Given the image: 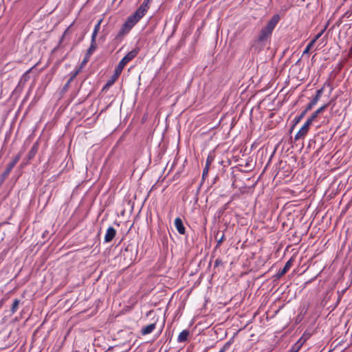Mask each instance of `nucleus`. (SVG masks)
I'll list each match as a JSON object with an SVG mask.
<instances>
[{"mask_svg": "<svg viewBox=\"0 0 352 352\" xmlns=\"http://www.w3.org/2000/svg\"><path fill=\"white\" fill-rule=\"evenodd\" d=\"M279 21L280 16L278 14L274 15L267 25L261 29L259 35L255 41V44L261 47H264L271 38L272 32Z\"/></svg>", "mask_w": 352, "mask_h": 352, "instance_id": "obj_1", "label": "nucleus"}, {"mask_svg": "<svg viewBox=\"0 0 352 352\" xmlns=\"http://www.w3.org/2000/svg\"><path fill=\"white\" fill-rule=\"evenodd\" d=\"M142 18V16L136 12L129 16L126 21L122 25L116 37L122 38L127 34Z\"/></svg>", "mask_w": 352, "mask_h": 352, "instance_id": "obj_2", "label": "nucleus"}, {"mask_svg": "<svg viewBox=\"0 0 352 352\" xmlns=\"http://www.w3.org/2000/svg\"><path fill=\"white\" fill-rule=\"evenodd\" d=\"M140 52V47H136L133 50H132L131 52L127 53L119 62L118 65L116 66L115 70L117 72H119L120 74L122 73L124 66L130 62L131 60H133L139 53Z\"/></svg>", "mask_w": 352, "mask_h": 352, "instance_id": "obj_3", "label": "nucleus"}, {"mask_svg": "<svg viewBox=\"0 0 352 352\" xmlns=\"http://www.w3.org/2000/svg\"><path fill=\"white\" fill-rule=\"evenodd\" d=\"M311 123L312 122L309 119L307 120L305 123L302 125V126L300 129V130L296 134V135H295L296 140L302 138L307 135Z\"/></svg>", "mask_w": 352, "mask_h": 352, "instance_id": "obj_4", "label": "nucleus"}, {"mask_svg": "<svg viewBox=\"0 0 352 352\" xmlns=\"http://www.w3.org/2000/svg\"><path fill=\"white\" fill-rule=\"evenodd\" d=\"M322 92H323V88H321L316 91V96L312 98L311 102L306 107L307 111L311 110L313 108V107L317 104V102H318L320 98L321 97V96L322 94Z\"/></svg>", "mask_w": 352, "mask_h": 352, "instance_id": "obj_5", "label": "nucleus"}, {"mask_svg": "<svg viewBox=\"0 0 352 352\" xmlns=\"http://www.w3.org/2000/svg\"><path fill=\"white\" fill-rule=\"evenodd\" d=\"M151 1V0H144L142 3L136 10L135 12L143 17L149 8L148 4L150 3Z\"/></svg>", "mask_w": 352, "mask_h": 352, "instance_id": "obj_6", "label": "nucleus"}, {"mask_svg": "<svg viewBox=\"0 0 352 352\" xmlns=\"http://www.w3.org/2000/svg\"><path fill=\"white\" fill-rule=\"evenodd\" d=\"M116 234V230L111 226L109 227L106 231L105 235H104V242L105 243H109L111 242L113 239L115 237Z\"/></svg>", "mask_w": 352, "mask_h": 352, "instance_id": "obj_7", "label": "nucleus"}, {"mask_svg": "<svg viewBox=\"0 0 352 352\" xmlns=\"http://www.w3.org/2000/svg\"><path fill=\"white\" fill-rule=\"evenodd\" d=\"M174 224L176 230L180 234H184L186 230L181 218L177 217L175 219Z\"/></svg>", "mask_w": 352, "mask_h": 352, "instance_id": "obj_8", "label": "nucleus"}, {"mask_svg": "<svg viewBox=\"0 0 352 352\" xmlns=\"http://www.w3.org/2000/svg\"><path fill=\"white\" fill-rule=\"evenodd\" d=\"M292 265V260L289 259L288 261H287L284 267L278 272V273L276 275V278H279L281 276H283L285 274H286L287 272V271L290 269Z\"/></svg>", "mask_w": 352, "mask_h": 352, "instance_id": "obj_9", "label": "nucleus"}, {"mask_svg": "<svg viewBox=\"0 0 352 352\" xmlns=\"http://www.w3.org/2000/svg\"><path fill=\"white\" fill-rule=\"evenodd\" d=\"M156 323L153 322L151 323L147 326H145L142 328L141 329V334L143 336L148 335L153 331V330L155 329Z\"/></svg>", "mask_w": 352, "mask_h": 352, "instance_id": "obj_10", "label": "nucleus"}, {"mask_svg": "<svg viewBox=\"0 0 352 352\" xmlns=\"http://www.w3.org/2000/svg\"><path fill=\"white\" fill-rule=\"evenodd\" d=\"M329 104H325L324 105H322L321 107H320L319 109H318L316 111H314L312 115L311 116L310 118H309L308 119L311 122H313V121L317 118L318 115L320 113H322L323 111H324L327 107H328Z\"/></svg>", "mask_w": 352, "mask_h": 352, "instance_id": "obj_11", "label": "nucleus"}, {"mask_svg": "<svg viewBox=\"0 0 352 352\" xmlns=\"http://www.w3.org/2000/svg\"><path fill=\"white\" fill-rule=\"evenodd\" d=\"M97 48V45H96V38H91V45H90V47H89V49L87 50V56H90L96 50Z\"/></svg>", "mask_w": 352, "mask_h": 352, "instance_id": "obj_12", "label": "nucleus"}, {"mask_svg": "<svg viewBox=\"0 0 352 352\" xmlns=\"http://www.w3.org/2000/svg\"><path fill=\"white\" fill-rule=\"evenodd\" d=\"M189 336V331L186 329L183 330L177 337L178 342H184L187 340Z\"/></svg>", "mask_w": 352, "mask_h": 352, "instance_id": "obj_13", "label": "nucleus"}, {"mask_svg": "<svg viewBox=\"0 0 352 352\" xmlns=\"http://www.w3.org/2000/svg\"><path fill=\"white\" fill-rule=\"evenodd\" d=\"M121 74L117 72L116 70L114 71V74L111 76V78L107 80L109 85H113L114 82L117 80L118 77Z\"/></svg>", "mask_w": 352, "mask_h": 352, "instance_id": "obj_14", "label": "nucleus"}, {"mask_svg": "<svg viewBox=\"0 0 352 352\" xmlns=\"http://www.w3.org/2000/svg\"><path fill=\"white\" fill-rule=\"evenodd\" d=\"M14 167V165H12V164L9 163L8 164L6 170H4V172L2 174V177L3 179H6L9 175V174L10 173L11 170L13 169Z\"/></svg>", "mask_w": 352, "mask_h": 352, "instance_id": "obj_15", "label": "nucleus"}, {"mask_svg": "<svg viewBox=\"0 0 352 352\" xmlns=\"http://www.w3.org/2000/svg\"><path fill=\"white\" fill-rule=\"evenodd\" d=\"M101 23H102V19L99 20L98 21V23L95 25L94 29V31H93V33H92V35H91V38H96L98 32V31L100 30V28Z\"/></svg>", "mask_w": 352, "mask_h": 352, "instance_id": "obj_16", "label": "nucleus"}, {"mask_svg": "<svg viewBox=\"0 0 352 352\" xmlns=\"http://www.w3.org/2000/svg\"><path fill=\"white\" fill-rule=\"evenodd\" d=\"M20 303V300L19 299H14L11 307L12 314H14L18 309L19 305Z\"/></svg>", "mask_w": 352, "mask_h": 352, "instance_id": "obj_17", "label": "nucleus"}, {"mask_svg": "<svg viewBox=\"0 0 352 352\" xmlns=\"http://www.w3.org/2000/svg\"><path fill=\"white\" fill-rule=\"evenodd\" d=\"M308 111H307V108L298 116H296L294 121L295 124L298 123L305 116Z\"/></svg>", "mask_w": 352, "mask_h": 352, "instance_id": "obj_18", "label": "nucleus"}, {"mask_svg": "<svg viewBox=\"0 0 352 352\" xmlns=\"http://www.w3.org/2000/svg\"><path fill=\"white\" fill-rule=\"evenodd\" d=\"M314 45V43L313 42L310 41L309 43V44L307 45V47H305V50L303 51L302 56H304L305 54H309L310 50L311 49V47Z\"/></svg>", "mask_w": 352, "mask_h": 352, "instance_id": "obj_19", "label": "nucleus"}, {"mask_svg": "<svg viewBox=\"0 0 352 352\" xmlns=\"http://www.w3.org/2000/svg\"><path fill=\"white\" fill-rule=\"evenodd\" d=\"M325 29H323L322 30H321L318 34H317L314 38L311 41V42H313L314 44L316 43V41L320 38V36L322 35V34L324 33Z\"/></svg>", "mask_w": 352, "mask_h": 352, "instance_id": "obj_20", "label": "nucleus"}, {"mask_svg": "<svg viewBox=\"0 0 352 352\" xmlns=\"http://www.w3.org/2000/svg\"><path fill=\"white\" fill-rule=\"evenodd\" d=\"M300 344H299L298 342L296 343L292 349L289 351V352H298L300 348Z\"/></svg>", "mask_w": 352, "mask_h": 352, "instance_id": "obj_21", "label": "nucleus"}, {"mask_svg": "<svg viewBox=\"0 0 352 352\" xmlns=\"http://www.w3.org/2000/svg\"><path fill=\"white\" fill-rule=\"evenodd\" d=\"M21 157V155L19 153L17 155H16L13 160H12V162H10V163L12 164V165H14L15 166V165L16 164V163L19 161L20 158Z\"/></svg>", "mask_w": 352, "mask_h": 352, "instance_id": "obj_22", "label": "nucleus"}, {"mask_svg": "<svg viewBox=\"0 0 352 352\" xmlns=\"http://www.w3.org/2000/svg\"><path fill=\"white\" fill-rule=\"evenodd\" d=\"M225 237H224V234H223L220 238L217 240V248L220 246L221 244L222 243V242L223 241Z\"/></svg>", "mask_w": 352, "mask_h": 352, "instance_id": "obj_23", "label": "nucleus"}, {"mask_svg": "<svg viewBox=\"0 0 352 352\" xmlns=\"http://www.w3.org/2000/svg\"><path fill=\"white\" fill-rule=\"evenodd\" d=\"M208 162H207V164L203 170V177L206 176L208 175Z\"/></svg>", "mask_w": 352, "mask_h": 352, "instance_id": "obj_24", "label": "nucleus"}, {"mask_svg": "<svg viewBox=\"0 0 352 352\" xmlns=\"http://www.w3.org/2000/svg\"><path fill=\"white\" fill-rule=\"evenodd\" d=\"M230 345V343L227 342L219 352H225L226 350L228 349Z\"/></svg>", "mask_w": 352, "mask_h": 352, "instance_id": "obj_25", "label": "nucleus"}, {"mask_svg": "<svg viewBox=\"0 0 352 352\" xmlns=\"http://www.w3.org/2000/svg\"><path fill=\"white\" fill-rule=\"evenodd\" d=\"M221 263V260L219 259V258H217L216 259V261H214V266L215 267H217L218 265H219Z\"/></svg>", "mask_w": 352, "mask_h": 352, "instance_id": "obj_26", "label": "nucleus"}, {"mask_svg": "<svg viewBox=\"0 0 352 352\" xmlns=\"http://www.w3.org/2000/svg\"><path fill=\"white\" fill-rule=\"evenodd\" d=\"M79 72H80V69H78L77 71H76V72L74 73L73 76H72V78H71V80L78 75V74L79 73Z\"/></svg>", "mask_w": 352, "mask_h": 352, "instance_id": "obj_27", "label": "nucleus"}, {"mask_svg": "<svg viewBox=\"0 0 352 352\" xmlns=\"http://www.w3.org/2000/svg\"><path fill=\"white\" fill-rule=\"evenodd\" d=\"M110 87H111V85H109L108 82H107L105 85L103 87L102 90L108 89Z\"/></svg>", "mask_w": 352, "mask_h": 352, "instance_id": "obj_28", "label": "nucleus"}, {"mask_svg": "<svg viewBox=\"0 0 352 352\" xmlns=\"http://www.w3.org/2000/svg\"><path fill=\"white\" fill-rule=\"evenodd\" d=\"M5 299L3 298L1 300H0V309L2 307V306L3 305L4 302H5Z\"/></svg>", "mask_w": 352, "mask_h": 352, "instance_id": "obj_29", "label": "nucleus"}, {"mask_svg": "<svg viewBox=\"0 0 352 352\" xmlns=\"http://www.w3.org/2000/svg\"><path fill=\"white\" fill-rule=\"evenodd\" d=\"M89 58V56H85V60H83V62H82V63H85L87 61V59H88Z\"/></svg>", "mask_w": 352, "mask_h": 352, "instance_id": "obj_30", "label": "nucleus"}, {"mask_svg": "<svg viewBox=\"0 0 352 352\" xmlns=\"http://www.w3.org/2000/svg\"><path fill=\"white\" fill-rule=\"evenodd\" d=\"M67 30H66L65 31V32H64V34H63V36H65V34L67 33Z\"/></svg>", "mask_w": 352, "mask_h": 352, "instance_id": "obj_31", "label": "nucleus"}, {"mask_svg": "<svg viewBox=\"0 0 352 352\" xmlns=\"http://www.w3.org/2000/svg\"><path fill=\"white\" fill-rule=\"evenodd\" d=\"M329 352H331V351H329Z\"/></svg>", "mask_w": 352, "mask_h": 352, "instance_id": "obj_32", "label": "nucleus"}]
</instances>
